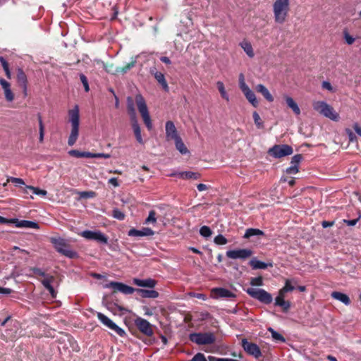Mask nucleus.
Returning <instances> with one entry per match:
<instances>
[{
	"label": "nucleus",
	"instance_id": "nucleus-32",
	"mask_svg": "<svg viewBox=\"0 0 361 361\" xmlns=\"http://www.w3.org/2000/svg\"><path fill=\"white\" fill-rule=\"evenodd\" d=\"M264 233L258 228H247L243 235L244 238H250L255 235H264Z\"/></svg>",
	"mask_w": 361,
	"mask_h": 361
},
{
	"label": "nucleus",
	"instance_id": "nucleus-59",
	"mask_svg": "<svg viewBox=\"0 0 361 361\" xmlns=\"http://www.w3.org/2000/svg\"><path fill=\"white\" fill-rule=\"evenodd\" d=\"M31 270L35 276L45 277L48 275V274H46L45 272L43 271L41 269L37 268V267H34Z\"/></svg>",
	"mask_w": 361,
	"mask_h": 361
},
{
	"label": "nucleus",
	"instance_id": "nucleus-53",
	"mask_svg": "<svg viewBox=\"0 0 361 361\" xmlns=\"http://www.w3.org/2000/svg\"><path fill=\"white\" fill-rule=\"evenodd\" d=\"M7 182H11L15 184L25 185V182L22 178H14V177H8L7 179Z\"/></svg>",
	"mask_w": 361,
	"mask_h": 361
},
{
	"label": "nucleus",
	"instance_id": "nucleus-23",
	"mask_svg": "<svg viewBox=\"0 0 361 361\" xmlns=\"http://www.w3.org/2000/svg\"><path fill=\"white\" fill-rule=\"evenodd\" d=\"M135 292L143 298H157L159 297V293L154 290L136 288Z\"/></svg>",
	"mask_w": 361,
	"mask_h": 361
},
{
	"label": "nucleus",
	"instance_id": "nucleus-16",
	"mask_svg": "<svg viewBox=\"0 0 361 361\" xmlns=\"http://www.w3.org/2000/svg\"><path fill=\"white\" fill-rule=\"evenodd\" d=\"M240 90L249 102L251 103L254 107H257L259 104V102L256 98L255 94L250 89L246 83L241 84Z\"/></svg>",
	"mask_w": 361,
	"mask_h": 361
},
{
	"label": "nucleus",
	"instance_id": "nucleus-50",
	"mask_svg": "<svg viewBox=\"0 0 361 361\" xmlns=\"http://www.w3.org/2000/svg\"><path fill=\"white\" fill-rule=\"evenodd\" d=\"M80 79L84 86L85 91L86 92H89L90 87H89L88 80H87V77L83 73H80Z\"/></svg>",
	"mask_w": 361,
	"mask_h": 361
},
{
	"label": "nucleus",
	"instance_id": "nucleus-46",
	"mask_svg": "<svg viewBox=\"0 0 361 361\" xmlns=\"http://www.w3.org/2000/svg\"><path fill=\"white\" fill-rule=\"evenodd\" d=\"M156 212L154 210H151L149 212L148 217L145 220V224H155L157 222L156 218Z\"/></svg>",
	"mask_w": 361,
	"mask_h": 361
},
{
	"label": "nucleus",
	"instance_id": "nucleus-30",
	"mask_svg": "<svg viewBox=\"0 0 361 361\" xmlns=\"http://www.w3.org/2000/svg\"><path fill=\"white\" fill-rule=\"evenodd\" d=\"M286 104L289 108H290L295 115L300 114V109L298 106L297 103L290 97L286 96L285 97Z\"/></svg>",
	"mask_w": 361,
	"mask_h": 361
},
{
	"label": "nucleus",
	"instance_id": "nucleus-24",
	"mask_svg": "<svg viewBox=\"0 0 361 361\" xmlns=\"http://www.w3.org/2000/svg\"><path fill=\"white\" fill-rule=\"evenodd\" d=\"M331 297L334 299L343 302L345 305H349L351 303V300L348 295L341 292L334 291L331 293Z\"/></svg>",
	"mask_w": 361,
	"mask_h": 361
},
{
	"label": "nucleus",
	"instance_id": "nucleus-40",
	"mask_svg": "<svg viewBox=\"0 0 361 361\" xmlns=\"http://www.w3.org/2000/svg\"><path fill=\"white\" fill-rule=\"evenodd\" d=\"M38 120H39V142H43L44 141V126L42 120L41 115L39 114L37 115Z\"/></svg>",
	"mask_w": 361,
	"mask_h": 361
},
{
	"label": "nucleus",
	"instance_id": "nucleus-26",
	"mask_svg": "<svg viewBox=\"0 0 361 361\" xmlns=\"http://www.w3.org/2000/svg\"><path fill=\"white\" fill-rule=\"evenodd\" d=\"M151 73L154 75L157 81L162 86V88L166 92H168L169 88L168 83L165 79L164 75L162 73L158 71L154 73L153 71H151Z\"/></svg>",
	"mask_w": 361,
	"mask_h": 361
},
{
	"label": "nucleus",
	"instance_id": "nucleus-37",
	"mask_svg": "<svg viewBox=\"0 0 361 361\" xmlns=\"http://www.w3.org/2000/svg\"><path fill=\"white\" fill-rule=\"evenodd\" d=\"M27 190H32L34 194L37 195L45 196L47 193V190H42L33 186L25 185V187L24 188V191L25 193H27Z\"/></svg>",
	"mask_w": 361,
	"mask_h": 361
},
{
	"label": "nucleus",
	"instance_id": "nucleus-43",
	"mask_svg": "<svg viewBox=\"0 0 361 361\" xmlns=\"http://www.w3.org/2000/svg\"><path fill=\"white\" fill-rule=\"evenodd\" d=\"M269 331L271 333V336L274 340L283 343L286 341L285 338L281 334L274 331L273 329L270 328L269 329Z\"/></svg>",
	"mask_w": 361,
	"mask_h": 361
},
{
	"label": "nucleus",
	"instance_id": "nucleus-1",
	"mask_svg": "<svg viewBox=\"0 0 361 361\" xmlns=\"http://www.w3.org/2000/svg\"><path fill=\"white\" fill-rule=\"evenodd\" d=\"M69 121L71 123V131L68 140L69 146H73L77 141L79 135L80 114L78 105L68 111Z\"/></svg>",
	"mask_w": 361,
	"mask_h": 361
},
{
	"label": "nucleus",
	"instance_id": "nucleus-55",
	"mask_svg": "<svg viewBox=\"0 0 361 361\" xmlns=\"http://www.w3.org/2000/svg\"><path fill=\"white\" fill-rule=\"evenodd\" d=\"M4 91L6 99L8 102H12L14 99V94L12 92L11 88L4 90Z\"/></svg>",
	"mask_w": 361,
	"mask_h": 361
},
{
	"label": "nucleus",
	"instance_id": "nucleus-3",
	"mask_svg": "<svg viewBox=\"0 0 361 361\" xmlns=\"http://www.w3.org/2000/svg\"><path fill=\"white\" fill-rule=\"evenodd\" d=\"M51 243L53 244L56 250L70 259H74L78 257V253L70 248V245L61 238H51Z\"/></svg>",
	"mask_w": 361,
	"mask_h": 361
},
{
	"label": "nucleus",
	"instance_id": "nucleus-44",
	"mask_svg": "<svg viewBox=\"0 0 361 361\" xmlns=\"http://www.w3.org/2000/svg\"><path fill=\"white\" fill-rule=\"evenodd\" d=\"M135 61H133L128 63H127L126 66L123 67H119V73H126L129 70H130L132 68H133L135 66Z\"/></svg>",
	"mask_w": 361,
	"mask_h": 361
},
{
	"label": "nucleus",
	"instance_id": "nucleus-6",
	"mask_svg": "<svg viewBox=\"0 0 361 361\" xmlns=\"http://www.w3.org/2000/svg\"><path fill=\"white\" fill-rule=\"evenodd\" d=\"M246 292L252 298L267 305L270 304L273 300L272 295L264 289L249 288Z\"/></svg>",
	"mask_w": 361,
	"mask_h": 361
},
{
	"label": "nucleus",
	"instance_id": "nucleus-48",
	"mask_svg": "<svg viewBox=\"0 0 361 361\" xmlns=\"http://www.w3.org/2000/svg\"><path fill=\"white\" fill-rule=\"evenodd\" d=\"M250 283L252 286H262L263 285V278L261 276L251 278Z\"/></svg>",
	"mask_w": 361,
	"mask_h": 361
},
{
	"label": "nucleus",
	"instance_id": "nucleus-45",
	"mask_svg": "<svg viewBox=\"0 0 361 361\" xmlns=\"http://www.w3.org/2000/svg\"><path fill=\"white\" fill-rule=\"evenodd\" d=\"M54 281V277L53 276L47 275L44 277L43 280H42V283L44 287L47 289L49 286H51V283Z\"/></svg>",
	"mask_w": 361,
	"mask_h": 361
},
{
	"label": "nucleus",
	"instance_id": "nucleus-49",
	"mask_svg": "<svg viewBox=\"0 0 361 361\" xmlns=\"http://www.w3.org/2000/svg\"><path fill=\"white\" fill-rule=\"evenodd\" d=\"M112 216L114 218L118 219V220H123L125 219V214L123 212H122L118 209H114L112 211Z\"/></svg>",
	"mask_w": 361,
	"mask_h": 361
},
{
	"label": "nucleus",
	"instance_id": "nucleus-52",
	"mask_svg": "<svg viewBox=\"0 0 361 361\" xmlns=\"http://www.w3.org/2000/svg\"><path fill=\"white\" fill-rule=\"evenodd\" d=\"M302 159H303V157L302 154H295L292 157L291 164L293 165H296L298 166V164L301 162Z\"/></svg>",
	"mask_w": 361,
	"mask_h": 361
},
{
	"label": "nucleus",
	"instance_id": "nucleus-17",
	"mask_svg": "<svg viewBox=\"0 0 361 361\" xmlns=\"http://www.w3.org/2000/svg\"><path fill=\"white\" fill-rule=\"evenodd\" d=\"M154 233V231L147 227H143L140 230L131 228L128 231V235L131 237L151 236Z\"/></svg>",
	"mask_w": 361,
	"mask_h": 361
},
{
	"label": "nucleus",
	"instance_id": "nucleus-54",
	"mask_svg": "<svg viewBox=\"0 0 361 361\" xmlns=\"http://www.w3.org/2000/svg\"><path fill=\"white\" fill-rule=\"evenodd\" d=\"M111 157L109 154L105 153H92L90 152V158H105L109 159Z\"/></svg>",
	"mask_w": 361,
	"mask_h": 361
},
{
	"label": "nucleus",
	"instance_id": "nucleus-20",
	"mask_svg": "<svg viewBox=\"0 0 361 361\" xmlns=\"http://www.w3.org/2000/svg\"><path fill=\"white\" fill-rule=\"evenodd\" d=\"M133 284L140 287H146L153 288L157 285V281L154 279L148 278L146 279H133Z\"/></svg>",
	"mask_w": 361,
	"mask_h": 361
},
{
	"label": "nucleus",
	"instance_id": "nucleus-29",
	"mask_svg": "<svg viewBox=\"0 0 361 361\" xmlns=\"http://www.w3.org/2000/svg\"><path fill=\"white\" fill-rule=\"evenodd\" d=\"M132 128L133 129V132L136 138V140L140 143L143 144V140L141 135V129L138 124L137 120L131 121Z\"/></svg>",
	"mask_w": 361,
	"mask_h": 361
},
{
	"label": "nucleus",
	"instance_id": "nucleus-8",
	"mask_svg": "<svg viewBox=\"0 0 361 361\" xmlns=\"http://www.w3.org/2000/svg\"><path fill=\"white\" fill-rule=\"evenodd\" d=\"M11 320V317H7L5 319L0 322L1 327H6L5 329H1V338L6 341H13L17 337V329L16 327L8 328V323Z\"/></svg>",
	"mask_w": 361,
	"mask_h": 361
},
{
	"label": "nucleus",
	"instance_id": "nucleus-13",
	"mask_svg": "<svg viewBox=\"0 0 361 361\" xmlns=\"http://www.w3.org/2000/svg\"><path fill=\"white\" fill-rule=\"evenodd\" d=\"M135 325L140 332L147 336H152L154 334L151 324L143 318H136L135 319Z\"/></svg>",
	"mask_w": 361,
	"mask_h": 361
},
{
	"label": "nucleus",
	"instance_id": "nucleus-64",
	"mask_svg": "<svg viewBox=\"0 0 361 361\" xmlns=\"http://www.w3.org/2000/svg\"><path fill=\"white\" fill-rule=\"evenodd\" d=\"M344 38L348 44H352L355 42L354 37L350 35L347 32L344 33Z\"/></svg>",
	"mask_w": 361,
	"mask_h": 361
},
{
	"label": "nucleus",
	"instance_id": "nucleus-4",
	"mask_svg": "<svg viewBox=\"0 0 361 361\" xmlns=\"http://www.w3.org/2000/svg\"><path fill=\"white\" fill-rule=\"evenodd\" d=\"M135 102L144 123L148 130H151L152 128V120L144 97L140 94H137L135 96Z\"/></svg>",
	"mask_w": 361,
	"mask_h": 361
},
{
	"label": "nucleus",
	"instance_id": "nucleus-36",
	"mask_svg": "<svg viewBox=\"0 0 361 361\" xmlns=\"http://www.w3.org/2000/svg\"><path fill=\"white\" fill-rule=\"evenodd\" d=\"M68 154L71 156L76 157V158H82V157L90 158V152H80L79 150H77V149H71L68 152Z\"/></svg>",
	"mask_w": 361,
	"mask_h": 361
},
{
	"label": "nucleus",
	"instance_id": "nucleus-15",
	"mask_svg": "<svg viewBox=\"0 0 361 361\" xmlns=\"http://www.w3.org/2000/svg\"><path fill=\"white\" fill-rule=\"evenodd\" d=\"M166 138L168 141L174 140L179 136L177 129L174 123L171 121H168L165 124Z\"/></svg>",
	"mask_w": 361,
	"mask_h": 361
},
{
	"label": "nucleus",
	"instance_id": "nucleus-42",
	"mask_svg": "<svg viewBox=\"0 0 361 361\" xmlns=\"http://www.w3.org/2000/svg\"><path fill=\"white\" fill-rule=\"evenodd\" d=\"M252 117L255 124L256 125L257 128H262L264 127V125L259 114L257 111L253 112Z\"/></svg>",
	"mask_w": 361,
	"mask_h": 361
},
{
	"label": "nucleus",
	"instance_id": "nucleus-12",
	"mask_svg": "<svg viewBox=\"0 0 361 361\" xmlns=\"http://www.w3.org/2000/svg\"><path fill=\"white\" fill-rule=\"evenodd\" d=\"M242 347L248 355L253 356L256 359L262 356L259 347L256 343L249 342L246 338L242 340Z\"/></svg>",
	"mask_w": 361,
	"mask_h": 361
},
{
	"label": "nucleus",
	"instance_id": "nucleus-51",
	"mask_svg": "<svg viewBox=\"0 0 361 361\" xmlns=\"http://www.w3.org/2000/svg\"><path fill=\"white\" fill-rule=\"evenodd\" d=\"M295 289V287L291 285L290 281L289 279H286L285 282V286L281 289L284 293H288L293 291Z\"/></svg>",
	"mask_w": 361,
	"mask_h": 361
},
{
	"label": "nucleus",
	"instance_id": "nucleus-22",
	"mask_svg": "<svg viewBox=\"0 0 361 361\" xmlns=\"http://www.w3.org/2000/svg\"><path fill=\"white\" fill-rule=\"evenodd\" d=\"M322 115L335 121H337L339 119L338 114H337L334 111V108L329 105L328 104H326V106H325V108L324 109V111L322 113Z\"/></svg>",
	"mask_w": 361,
	"mask_h": 361
},
{
	"label": "nucleus",
	"instance_id": "nucleus-61",
	"mask_svg": "<svg viewBox=\"0 0 361 361\" xmlns=\"http://www.w3.org/2000/svg\"><path fill=\"white\" fill-rule=\"evenodd\" d=\"M95 196V192L93 191H84L80 192V197L82 198H92Z\"/></svg>",
	"mask_w": 361,
	"mask_h": 361
},
{
	"label": "nucleus",
	"instance_id": "nucleus-57",
	"mask_svg": "<svg viewBox=\"0 0 361 361\" xmlns=\"http://www.w3.org/2000/svg\"><path fill=\"white\" fill-rule=\"evenodd\" d=\"M190 361H207V360L204 354L198 353Z\"/></svg>",
	"mask_w": 361,
	"mask_h": 361
},
{
	"label": "nucleus",
	"instance_id": "nucleus-58",
	"mask_svg": "<svg viewBox=\"0 0 361 361\" xmlns=\"http://www.w3.org/2000/svg\"><path fill=\"white\" fill-rule=\"evenodd\" d=\"M286 293L283 292L281 289L279 291L278 296L275 299V305L284 300Z\"/></svg>",
	"mask_w": 361,
	"mask_h": 361
},
{
	"label": "nucleus",
	"instance_id": "nucleus-33",
	"mask_svg": "<svg viewBox=\"0 0 361 361\" xmlns=\"http://www.w3.org/2000/svg\"><path fill=\"white\" fill-rule=\"evenodd\" d=\"M240 47L249 57L252 58L255 56L253 48L250 42L243 41L240 43Z\"/></svg>",
	"mask_w": 361,
	"mask_h": 361
},
{
	"label": "nucleus",
	"instance_id": "nucleus-2",
	"mask_svg": "<svg viewBox=\"0 0 361 361\" xmlns=\"http://www.w3.org/2000/svg\"><path fill=\"white\" fill-rule=\"evenodd\" d=\"M290 11V0H276L273 4L274 21L283 24L286 21Z\"/></svg>",
	"mask_w": 361,
	"mask_h": 361
},
{
	"label": "nucleus",
	"instance_id": "nucleus-21",
	"mask_svg": "<svg viewBox=\"0 0 361 361\" xmlns=\"http://www.w3.org/2000/svg\"><path fill=\"white\" fill-rule=\"evenodd\" d=\"M15 226L18 228H30L39 229V226L37 223L28 220H18L16 219Z\"/></svg>",
	"mask_w": 361,
	"mask_h": 361
},
{
	"label": "nucleus",
	"instance_id": "nucleus-62",
	"mask_svg": "<svg viewBox=\"0 0 361 361\" xmlns=\"http://www.w3.org/2000/svg\"><path fill=\"white\" fill-rule=\"evenodd\" d=\"M360 217H361V216L360 215L358 218L355 219H352V220L343 219V223L345 224L347 226H354L359 221Z\"/></svg>",
	"mask_w": 361,
	"mask_h": 361
},
{
	"label": "nucleus",
	"instance_id": "nucleus-60",
	"mask_svg": "<svg viewBox=\"0 0 361 361\" xmlns=\"http://www.w3.org/2000/svg\"><path fill=\"white\" fill-rule=\"evenodd\" d=\"M16 219H6L0 216V224H15Z\"/></svg>",
	"mask_w": 361,
	"mask_h": 361
},
{
	"label": "nucleus",
	"instance_id": "nucleus-19",
	"mask_svg": "<svg viewBox=\"0 0 361 361\" xmlns=\"http://www.w3.org/2000/svg\"><path fill=\"white\" fill-rule=\"evenodd\" d=\"M212 293L214 294V298H235V294L231 290L224 288H213Z\"/></svg>",
	"mask_w": 361,
	"mask_h": 361
},
{
	"label": "nucleus",
	"instance_id": "nucleus-7",
	"mask_svg": "<svg viewBox=\"0 0 361 361\" xmlns=\"http://www.w3.org/2000/svg\"><path fill=\"white\" fill-rule=\"evenodd\" d=\"M293 152L292 147L288 145H275L268 151L269 155L277 159L290 155Z\"/></svg>",
	"mask_w": 361,
	"mask_h": 361
},
{
	"label": "nucleus",
	"instance_id": "nucleus-39",
	"mask_svg": "<svg viewBox=\"0 0 361 361\" xmlns=\"http://www.w3.org/2000/svg\"><path fill=\"white\" fill-rule=\"evenodd\" d=\"M327 103L323 101H317L314 102L312 104V106L314 110L322 114L324 111L325 106H326Z\"/></svg>",
	"mask_w": 361,
	"mask_h": 361
},
{
	"label": "nucleus",
	"instance_id": "nucleus-47",
	"mask_svg": "<svg viewBox=\"0 0 361 361\" xmlns=\"http://www.w3.org/2000/svg\"><path fill=\"white\" fill-rule=\"evenodd\" d=\"M214 243L216 245H226L228 243V240L221 234H219L214 239Z\"/></svg>",
	"mask_w": 361,
	"mask_h": 361
},
{
	"label": "nucleus",
	"instance_id": "nucleus-28",
	"mask_svg": "<svg viewBox=\"0 0 361 361\" xmlns=\"http://www.w3.org/2000/svg\"><path fill=\"white\" fill-rule=\"evenodd\" d=\"M249 264L253 269H265L269 267H272V266H273L272 263L267 264L264 262L257 260L256 258L252 259L250 261Z\"/></svg>",
	"mask_w": 361,
	"mask_h": 361
},
{
	"label": "nucleus",
	"instance_id": "nucleus-38",
	"mask_svg": "<svg viewBox=\"0 0 361 361\" xmlns=\"http://www.w3.org/2000/svg\"><path fill=\"white\" fill-rule=\"evenodd\" d=\"M216 86H217L219 92L221 94V97L224 98V99H226V101H229V97L225 90V87H224L223 82L218 81L216 82Z\"/></svg>",
	"mask_w": 361,
	"mask_h": 361
},
{
	"label": "nucleus",
	"instance_id": "nucleus-25",
	"mask_svg": "<svg viewBox=\"0 0 361 361\" xmlns=\"http://www.w3.org/2000/svg\"><path fill=\"white\" fill-rule=\"evenodd\" d=\"M256 90L259 93H261L262 96L269 102L274 101V97L269 92V90L262 84H259L256 86Z\"/></svg>",
	"mask_w": 361,
	"mask_h": 361
},
{
	"label": "nucleus",
	"instance_id": "nucleus-18",
	"mask_svg": "<svg viewBox=\"0 0 361 361\" xmlns=\"http://www.w3.org/2000/svg\"><path fill=\"white\" fill-rule=\"evenodd\" d=\"M17 82L18 85L23 89L25 96L27 95V78L25 72L22 68H18L16 75Z\"/></svg>",
	"mask_w": 361,
	"mask_h": 361
},
{
	"label": "nucleus",
	"instance_id": "nucleus-14",
	"mask_svg": "<svg viewBox=\"0 0 361 361\" xmlns=\"http://www.w3.org/2000/svg\"><path fill=\"white\" fill-rule=\"evenodd\" d=\"M252 251L250 249H239L228 250L226 252V256L231 259H247L252 256Z\"/></svg>",
	"mask_w": 361,
	"mask_h": 361
},
{
	"label": "nucleus",
	"instance_id": "nucleus-56",
	"mask_svg": "<svg viewBox=\"0 0 361 361\" xmlns=\"http://www.w3.org/2000/svg\"><path fill=\"white\" fill-rule=\"evenodd\" d=\"M276 306L281 307L283 312H287L290 307V302L289 301H286L285 300Z\"/></svg>",
	"mask_w": 361,
	"mask_h": 361
},
{
	"label": "nucleus",
	"instance_id": "nucleus-5",
	"mask_svg": "<svg viewBox=\"0 0 361 361\" xmlns=\"http://www.w3.org/2000/svg\"><path fill=\"white\" fill-rule=\"evenodd\" d=\"M190 340L198 345L213 344L216 338L213 333H192L189 336Z\"/></svg>",
	"mask_w": 361,
	"mask_h": 361
},
{
	"label": "nucleus",
	"instance_id": "nucleus-11",
	"mask_svg": "<svg viewBox=\"0 0 361 361\" xmlns=\"http://www.w3.org/2000/svg\"><path fill=\"white\" fill-rule=\"evenodd\" d=\"M80 235L87 240H96L97 242L103 244L108 243V237L99 231H92L86 230L81 232Z\"/></svg>",
	"mask_w": 361,
	"mask_h": 361
},
{
	"label": "nucleus",
	"instance_id": "nucleus-63",
	"mask_svg": "<svg viewBox=\"0 0 361 361\" xmlns=\"http://www.w3.org/2000/svg\"><path fill=\"white\" fill-rule=\"evenodd\" d=\"M286 171L288 174H295L299 171L298 166L296 165H292L287 168Z\"/></svg>",
	"mask_w": 361,
	"mask_h": 361
},
{
	"label": "nucleus",
	"instance_id": "nucleus-34",
	"mask_svg": "<svg viewBox=\"0 0 361 361\" xmlns=\"http://www.w3.org/2000/svg\"><path fill=\"white\" fill-rule=\"evenodd\" d=\"M176 149L182 154H185L188 152V149L185 147L180 137L174 140Z\"/></svg>",
	"mask_w": 361,
	"mask_h": 361
},
{
	"label": "nucleus",
	"instance_id": "nucleus-41",
	"mask_svg": "<svg viewBox=\"0 0 361 361\" xmlns=\"http://www.w3.org/2000/svg\"><path fill=\"white\" fill-rule=\"evenodd\" d=\"M200 234L204 238H209L212 235V231L209 226H203L200 229Z\"/></svg>",
	"mask_w": 361,
	"mask_h": 361
},
{
	"label": "nucleus",
	"instance_id": "nucleus-10",
	"mask_svg": "<svg viewBox=\"0 0 361 361\" xmlns=\"http://www.w3.org/2000/svg\"><path fill=\"white\" fill-rule=\"evenodd\" d=\"M97 317L98 319L106 327L114 331L120 336L126 335L125 331L117 326L113 321H111L108 317L101 312H97Z\"/></svg>",
	"mask_w": 361,
	"mask_h": 361
},
{
	"label": "nucleus",
	"instance_id": "nucleus-9",
	"mask_svg": "<svg viewBox=\"0 0 361 361\" xmlns=\"http://www.w3.org/2000/svg\"><path fill=\"white\" fill-rule=\"evenodd\" d=\"M106 288H112V293H116L117 292H121L126 295L133 294L136 288L129 286L121 282L111 281L106 285Z\"/></svg>",
	"mask_w": 361,
	"mask_h": 361
},
{
	"label": "nucleus",
	"instance_id": "nucleus-31",
	"mask_svg": "<svg viewBox=\"0 0 361 361\" xmlns=\"http://www.w3.org/2000/svg\"><path fill=\"white\" fill-rule=\"evenodd\" d=\"M104 69L108 73L113 75L119 73V66H115L112 63H102Z\"/></svg>",
	"mask_w": 361,
	"mask_h": 361
},
{
	"label": "nucleus",
	"instance_id": "nucleus-27",
	"mask_svg": "<svg viewBox=\"0 0 361 361\" xmlns=\"http://www.w3.org/2000/svg\"><path fill=\"white\" fill-rule=\"evenodd\" d=\"M127 111L130 117L131 121L137 120L135 109L134 106V101L130 97L127 98Z\"/></svg>",
	"mask_w": 361,
	"mask_h": 361
},
{
	"label": "nucleus",
	"instance_id": "nucleus-35",
	"mask_svg": "<svg viewBox=\"0 0 361 361\" xmlns=\"http://www.w3.org/2000/svg\"><path fill=\"white\" fill-rule=\"evenodd\" d=\"M180 178L184 179H198L200 178L199 173L192 171H183L179 173Z\"/></svg>",
	"mask_w": 361,
	"mask_h": 361
}]
</instances>
